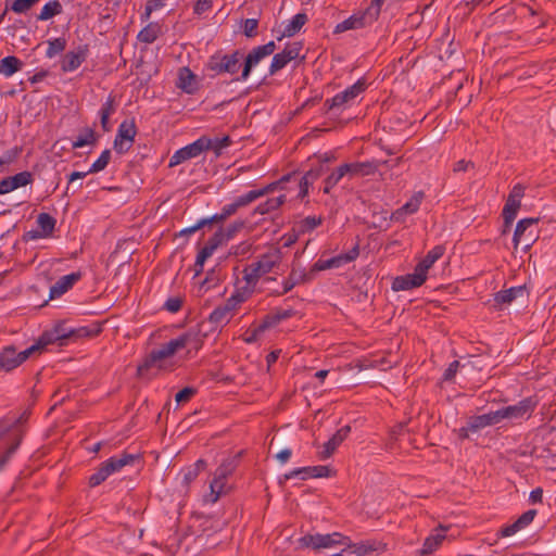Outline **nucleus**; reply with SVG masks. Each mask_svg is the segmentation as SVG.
Returning a JSON list of instances; mask_svg holds the SVG:
<instances>
[{
	"label": "nucleus",
	"instance_id": "f257e3e1",
	"mask_svg": "<svg viewBox=\"0 0 556 556\" xmlns=\"http://www.w3.org/2000/svg\"><path fill=\"white\" fill-rule=\"evenodd\" d=\"M201 344L202 336L200 330L190 328L176 339H173L162 345L160 349L151 351L144 358L143 363L138 366L137 375L138 377L143 378L149 369L156 366L159 362L173 356L177 351L187 346L199 349Z\"/></svg>",
	"mask_w": 556,
	"mask_h": 556
},
{
	"label": "nucleus",
	"instance_id": "f03ea898",
	"mask_svg": "<svg viewBox=\"0 0 556 556\" xmlns=\"http://www.w3.org/2000/svg\"><path fill=\"white\" fill-rule=\"evenodd\" d=\"M281 252L276 249L260 256V258L243 269V279L248 287L253 288L258 279L278 268L281 264Z\"/></svg>",
	"mask_w": 556,
	"mask_h": 556
},
{
	"label": "nucleus",
	"instance_id": "7ed1b4c3",
	"mask_svg": "<svg viewBox=\"0 0 556 556\" xmlns=\"http://www.w3.org/2000/svg\"><path fill=\"white\" fill-rule=\"evenodd\" d=\"M16 422L17 420H0V471L5 467L22 442V433L14 429Z\"/></svg>",
	"mask_w": 556,
	"mask_h": 556
},
{
	"label": "nucleus",
	"instance_id": "20e7f679",
	"mask_svg": "<svg viewBox=\"0 0 556 556\" xmlns=\"http://www.w3.org/2000/svg\"><path fill=\"white\" fill-rule=\"evenodd\" d=\"M242 455V452L237 453L235 456L227 457L223 460L219 467L216 469L214 473V478L210 483V501L211 503H216L219 496L225 493L226 480L232 472L236 470L239 464V459Z\"/></svg>",
	"mask_w": 556,
	"mask_h": 556
},
{
	"label": "nucleus",
	"instance_id": "39448f33",
	"mask_svg": "<svg viewBox=\"0 0 556 556\" xmlns=\"http://www.w3.org/2000/svg\"><path fill=\"white\" fill-rule=\"evenodd\" d=\"M348 538L341 533L333 532L330 534H305L299 539L300 548H312L314 551H320L323 548H329L336 545H344Z\"/></svg>",
	"mask_w": 556,
	"mask_h": 556
},
{
	"label": "nucleus",
	"instance_id": "423d86ee",
	"mask_svg": "<svg viewBox=\"0 0 556 556\" xmlns=\"http://www.w3.org/2000/svg\"><path fill=\"white\" fill-rule=\"evenodd\" d=\"M243 54L240 50H235L230 54L216 53L207 62V68L215 74H236L240 68V61Z\"/></svg>",
	"mask_w": 556,
	"mask_h": 556
},
{
	"label": "nucleus",
	"instance_id": "0eeeda50",
	"mask_svg": "<svg viewBox=\"0 0 556 556\" xmlns=\"http://www.w3.org/2000/svg\"><path fill=\"white\" fill-rule=\"evenodd\" d=\"M538 223L539 218H523L517 223L513 238L515 250L521 247L523 251H528L533 245L539 235L532 227Z\"/></svg>",
	"mask_w": 556,
	"mask_h": 556
},
{
	"label": "nucleus",
	"instance_id": "6e6552de",
	"mask_svg": "<svg viewBox=\"0 0 556 556\" xmlns=\"http://www.w3.org/2000/svg\"><path fill=\"white\" fill-rule=\"evenodd\" d=\"M211 138L202 136L194 142L177 150L169 160V167L179 165L190 159L199 156L202 152L210 150Z\"/></svg>",
	"mask_w": 556,
	"mask_h": 556
},
{
	"label": "nucleus",
	"instance_id": "1a4fd4ad",
	"mask_svg": "<svg viewBox=\"0 0 556 556\" xmlns=\"http://www.w3.org/2000/svg\"><path fill=\"white\" fill-rule=\"evenodd\" d=\"M364 90H365V83L358 80L351 87L337 93L333 98L326 100L325 106L327 108L328 111L341 109L346 103L354 100Z\"/></svg>",
	"mask_w": 556,
	"mask_h": 556
},
{
	"label": "nucleus",
	"instance_id": "9d476101",
	"mask_svg": "<svg viewBox=\"0 0 556 556\" xmlns=\"http://www.w3.org/2000/svg\"><path fill=\"white\" fill-rule=\"evenodd\" d=\"M276 45L274 41H269L266 45L254 48L245 58L241 79L245 80L252 71V67L258 64L261 60L274 53Z\"/></svg>",
	"mask_w": 556,
	"mask_h": 556
},
{
	"label": "nucleus",
	"instance_id": "9b49d317",
	"mask_svg": "<svg viewBox=\"0 0 556 556\" xmlns=\"http://www.w3.org/2000/svg\"><path fill=\"white\" fill-rule=\"evenodd\" d=\"M136 134L137 129L134 122H123L118 127L114 140V149L116 152L119 154L127 152L131 148Z\"/></svg>",
	"mask_w": 556,
	"mask_h": 556
},
{
	"label": "nucleus",
	"instance_id": "f8f14e48",
	"mask_svg": "<svg viewBox=\"0 0 556 556\" xmlns=\"http://www.w3.org/2000/svg\"><path fill=\"white\" fill-rule=\"evenodd\" d=\"M359 254L358 245L353 247L349 252L339 254L329 260H318L312 268V271L339 268L344 264L353 262Z\"/></svg>",
	"mask_w": 556,
	"mask_h": 556
},
{
	"label": "nucleus",
	"instance_id": "ddd939ff",
	"mask_svg": "<svg viewBox=\"0 0 556 556\" xmlns=\"http://www.w3.org/2000/svg\"><path fill=\"white\" fill-rule=\"evenodd\" d=\"M532 402L530 399L520 401L516 405L505 406L497 409L500 422L504 419H518L532 412Z\"/></svg>",
	"mask_w": 556,
	"mask_h": 556
},
{
	"label": "nucleus",
	"instance_id": "4468645a",
	"mask_svg": "<svg viewBox=\"0 0 556 556\" xmlns=\"http://www.w3.org/2000/svg\"><path fill=\"white\" fill-rule=\"evenodd\" d=\"M500 424L497 410L489 412L483 415L472 416L468 419L467 426L463 427V431L477 432L488 426H494Z\"/></svg>",
	"mask_w": 556,
	"mask_h": 556
},
{
	"label": "nucleus",
	"instance_id": "2eb2a0df",
	"mask_svg": "<svg viewBox=\"0 0 556 556\" xmlns=\"http://www.w3.org/2000/svg\"><path fill=\"white\" fill-rule=\"evenodd\" d=\"M427 279V276L414 270L413 274L399 276L393 280L392 289L394 291L410 290L420 287Z\"/></svg>",
	"mask_w": 556,
	"mask_h": 556
},
{
	"label": "nucleus",
	"instance_id": "dca6fc26",
	"mask_svg": "<svg viewBox=\"0 0 556 556\" xmlns=\"http://www.w3.org/2000/svg\"><path fill=\"white\" fill-rule=\"evenodd\" d=\"M351 432L350 426L340 428L325 444L324 450L319 453L320 459L329 458L341 443L348 438Z\"/></svg>",
	"mask_w": 556,
	"mask_h": 556
},
{
	"label": "nucleus",
	"instance_id": "f3484780",
	"mask_svg": "<svg viewBox=\"0 0 556 556\" xmlns=\"http://www.w3.org/2000/svg\"><path fill=\"white\" fill-rule=\"evenodd\" d=\"M77 332L76 330H67L64 324H59L51 331L43 332L40 338L46 346L56 341H60V344L63 345L65 340L76 336Z\"/></svg>",
	"mask_w": 556,
	"mask_h": 556
},
{
	"label": "nucleus",
	"instance_id": "a211bd4d",
	"mask_svg": "<svg viewBox=\"0 0 556 556\" xmlns=\"http://www.w3.org/2000/svg\"><path fill=\"white\" fill-rule=\"evenodd\" d=\"M388 161H369L346 163L350 172V179L355 176H368L377 172L380 165H387Z\"/></svg>",
	"mask_w": 556,
	"mask_h": 556
},
{
	"label": "nucleus",
	"instance_id": "6ab92c4d",
	"mask_svg": "<svg viewBox=\"0 0 556 556\" xmlns=\"http://www.w3.org/2000/svg\"><path fill=\"white\" fill-rule=\"evenodd\" d=\"M55 223V218L52 217L50 214L40 213L37 217V224L40 228V231H28L26 233V237L28 239L49 237L54 230Z\"/></svg>",
	"mask_w": 556,
	"mask_h": 556
},
{
	"label": "nucleus",
	"instance_id": "aec40b11",
	"mask_svg": "<svg viewBox=\"0 0 556 556\" xmlns=\"http://www.w3.org/2000/svg\"><path fill=\"white\" fill-rule=\"evenodd\" d=\"M422 198V192L415 193L409 201L392 213L391 220L403 222L406 215L416 213L420 206Z\"/></svg>",
	"mask_w": 556,
	"mask_h": 556
},
{
	"label": "nucleus",
	"instance_id": "412c9836",
	"mask_svg": "<svg viewBox=\"0 0 556 556\" xmlns=\"http://www.w3.org/2000/svg\"><path fill=\"white\" fill-rule=\"evenodd\" d=\"M81 277L79 271L72 273L70 275H65L61 277L53 286L50 288V299H55L64 294L68 289L73 287V285L78 281Z\"/></svg>",
	"mask_w": 556,
	"mask_h": 556
},
{
	"label": "nucleus",
	"instance_id": "4be33fe9",
	"mask_svg": "<svg viewBox=\"0 0 556 556\" xmlns=\"http://www.w3.org/2000/svg\"><path fill=\"white\" fill-rule=\"evenodd\" d=\"M294 314L295 312L292 308L275 309L263 318L262 323L258 325V330L265 331L266 329L278 325L280 321L292 317Z\"/></svg>",
	"mask_w": 556,
	"mask_h": 556
},
{
	"label": "nucleus",
	"instance_id": "5701e85b",
	"mask_svg": "<svg viewBox=\"0 0 556 556\" xmlns=\"http://www.w3.org/2000/svg\"><path fill=\"white\" fill-rule=\"evenodd\" d=\"M445 252V248L443 245H435L432 250H430L427 255L416 265V271L421 273L427 276L428 270L432 267V265L443 256Z\"/></svg>",
	"mask_w": 556,
	"mask_h": 556
},
{
	"label": "nucleus",
	"instance_id": "b1692460",
	"mask_svg": "<svg viewBox=\"0 0 556 556\" xmlns=\"http://www.w3.org/2000/svg\"><path fill=\"white\" fill-rule=\"evenodd\" d=\"M447 527L439 526L435 529V533L430 534L424 542L422 548L420 551L421 555H430L432 554L442 543V541L446 538L445 531Z\"/></svg>",
	"mask_w": 556,
	"mask_h": 556
},
{
	"label": "nucleus",
	"instance_id": "393cba45",
	"mask_svg": "<svg viewBox=\"0 0 556 556\" xmlns=\"http://www.w3.org/2000/svg\"><path fill=\"white\" fill-rule=\"evenodd\" d=\"M526 293L525 287H513L507 290L500 291L494 295V302L497 306L510 304L518 296H523Z\"/></svg>",
	"mask_w": 556,
	"mask_h": 556
},
{
	"label": "nucleus",
	"instance_id": "a878e982",
	"mask_svg": "<svg viewBox=\"0 0 556 556\" xmlns=\"http://www.w3.org/2000/svg\"><path fill=\"white\" fill-rule=\"evenodd\" d=\"M86 60V51L79 50L77 52L70 51L65 54L62 61V71L63 72H73L78 68L81 63Z\"/></svg>",
	"mask_w": 556,
	"mask_h": 556
},
{
	"label": "nucleus",
	"instance_id": "bb28decb",
	"mask_svg": "<svg viewBox=\"0 0 556 556\" xmlns=\"http://www.w3.org/2000/svg\"><path fill=\"white\" fill-rule=\"evenodd\" d=\"M17 366L20 365L17 362L15 348L12 345L4 348L0 353V371H10Z\"/></svg>",
	"mask_w": 556,
	"mask_h": 556
},
{
	"label": "nucleus",
	"instance_id": "cd10ccee",
	"mask_svg": "<svg viewBox=\"0 0 556 556\" xmlns=\"http://www.w3.org/2000/svg\"><path fill=\"white\" fill-rule=\"evenodd\" d=\"M179 83L177 86L185 92L191 94L197 90L195 75L188 68L181 67L179 70Z\"/></svg>",
	"mask_w": 556,
	"mask_h": 556
},
{
	"label": "nucleus",
	"instance_id": "c85d7f7f",
	"mask_svg": "<svg viewBox=\"0 0 556 556\" xmlns=\"http://www.w3.org/2000/svg\"><path fill=\"white\" fill-rule=\"evenodd\" d=\"M23 66V62L14 55H9L0 61V74L10 77L18 72Z\"/></svg>",
	"mask_w": 556,
	"mask_h": 556
},
{
	"label": "nucleus",
	"instance_id": "c756f323",
	"mask_svg": "<svg viewBox=\"0 0 556 556\" xmlns=\"http://www.w3.org/2000/svg\"><path fill=\"white\" fill-rule=\"evenodd\" d=\"M307 22V15L305 13L295 14L290 23L285 27L280 40L282 37H292L294 36Z\"/></svg>",
	"mask_w": 556,
	"mask_h": 556
},
{
	"label": "nucleus",
	"instance_id": "7c9ffc66",
	"mask_svg": "<svg viewBox=\"0 0 556 556\" xmlns=\"http://www.w3.org/2000/svg\"><path fill=\"white\" fill-rule=\"evenodd\" d=\"M161 35V26L159 23H149L143 29H141L138 34V40L144 43L154 42L157 37Z\"/></svg>",
	"mask_w": 556,
	"mask_h": 556
},
{
	"label": "nucleus",
	"instance_id": "2f4dec72",
	"mask_svg": "<svg viewBox=\"0 0 556 556\" xmlns=\"http://www.w3.org/2000/svg\"><path fill=\"white\" fill-rule=\"evenodd\" d=\"M250 203H252V201L250 200L248 193L238 197L233 203L227 204L222 208V218L226 220L228 217L233 215L240 207L247 206Z\"/></svg>",
	"mask_w": 556,
	"mask_h": 556
},
{
	"label": "nucleus",
	"instance_id": "473e14b6",
	"mask_svg": "<svg viewBox=\"0 0 556 556\" xmlns=\"http://www.w3.org/2000/svg\"><path fill=\"white\" fill-rule=\"evenodd\" d=\"M286 202V195L281 194L277 198L268 199L266 202L261 203L254 210L255 214L264 215L271 211L278 210Z\"/></svg>",
	"mask_w": 556,
	"mask_h": 556
},
{
	"label": "nucleus",
	"instance_id": "72a5a7b5",
	"mask_svg": "<svg viewBox=\"0 0 556 556\" xmlns=\"http://www.w3.org/2000/svg\"><path fill=\"white\" fill-rule=\"evenodd\" d=\"M206 463L203 459L197 460L192 466L187 467L184 470L182 483L188 486L192 481L197 479L199 473L204 470Z\"/></svg>",
	"mask_w": 556,
	"mask_h": 556
},
{
	"label": "nucleus",
	"instance_id": "f704fd0d",
	"mask_svg": "<svg viewBox=\"0 0 556 556\" xmlns=\"http://www.w3.org/2000/svg\"><path fill=\"white\" fill-rule=\"evenodd\" d=\"M62 4L58 0L49 1L43 5L41 9L40 14L37 16L39 21H48L52 18L55 15H59L62 13Z\"/></svg>",
	"mask_w": 556,
	"mask_h": 556
},
{
	"label": "nucleus",
	"instance_id": "c9c22d12",
	"mask_svg": "<svg viewBox=\"0 0 556 556\" xmlns=\"http://www.w3.org/2000/svg\"><path fill=\"white\" fill-rule=\"evenodd\" d=\"M307 280V275L303 271L292 269L289 277L283 281V291L280 294L291 291L296 285Z\"/></svg>",
	"mask_w": 556,
	"mask_h": 556
},
{
	"label": "nucleus",
	"instance_id": "e433bc0d",
	"mask_svg": "<svg viewBox=\"0 0 556 556\" xmlns=\"http://www.w3.org/2000/svg\"><path fill=\"white\" fill-rule=\"evenodd\" d=\"M97 136L91 128H86L83 134L78 135L76 140L73 141V149L83 148L85 146H93L97 142Z\"/></svg>",
	"mask_w": 556,
	"mask_h": 556
},
{
	"label": "nucleus",
	"instance_id": "4c0bfd02",
	"mask_svg": "<svg viewBox=\"0 0 556 556\" xmlns=\"http://www.w3.org/2000/svg\"><path fill=\"white\" fill-rule=\"evenodd\" d=\"M137 458L138 456L136 455L124 453L123 455H121V457L109 458L106 460V464H112L113 468L110 469V471L111 473H113L122 469L124 466L132 464Z\"/></svg>",
	"mask_w": 556,
	"mask_h": 556
},
{
	"label": "nucleus",
	"instance_id": "58836bf2",
	"mask_svg": "<svg viewBox=\"0 0 556 556\" xmlns=\"http://www.w3.org/2000/svg\"><path fill=\"white\" fill-rule=\"evenodd\" d=\"M232 314L229 313V308H225L223 305L217 306L210 315V321L215 325L227 324Z\"/></svg>",
	"mask_w": 556,
	"mask_h": 556
},
{
	"label": "nucleus",
	"instance_id": "ea45409f",
	"mask_svg": "<svg viewBox=\"0 0 556 556\" xmlns=\"http://www.w3.org/2000/svg\"><path fill=\"white\" fill-rule=\"evenodd\" d=\"M520 206H521L520 201L507 198L506 203L503 208V213H502L503 219H506L507 224L509 222H514Z\"/></svg>",
	"mask_w": 556,
	"mask_h": 556
},
{
	"label": "nucleus",
	"instance_id": "a19ab883",
	"mask_svg": "<svg viewBox=\"0 0 556 556\" xmlns=\"http://www.w3.org/2000/svg\"><path fill=\"white\" fill-rule=\"evenodd\" d=\"M112 464H106L104 462L101 467L98 469L97 472L90 476L89 478V484L90 486H97L101 484L111 473L110 469H112Z\"/></svg>",
	"mask_w": 556,
	"mask_h": 556
},
{
	"label": "nucleus",
	"instance_id": "79ce46f5",
	"mask_svg": "<svg viewBox=\"0 0 556 556\" xmlns=\"http://www.w3.org/2000/svg\"><path fill=\"white\" fill-rule=\"evenodd\" d=\"M46 348L47 346L45 345L43 341L41 340V338H39L35 344L20 353H16L18 365L24 363L33 354L41 353Z\"/></svg>",
	"mask_w": 556,
	"mask_h": 556
},
{
	"label": "nucleus",
	"instance_id": "37998d69",
	"mask_svg": "<svg viewBox=\"0 0 556 556\" xmlns=\"http://www.w3.org/2000/svg\"><path fill=\"white\" fill-rule=\"evenodd\" d=\"M66 48V40L64 38H55L53 40L48 41V49L46 52L47 58H53L56 54L64 51Z\"/></svg>",
	"mask_w": 556,
	"mask_h": 556
},
{
	"label": "nucleus",
	"instance_id": "c03bdc74",
	"mask_svg": "<svg viewBox=\"0 0 556 556\" xmlns=\"http://www.w3.org/2000/svg\"><path fill=\"white\" fill-rule=\"evenodd\" d=\"M13 189L25 187L33 182V174L30 172H21L14 176H10Z\"/></svg>",
	"mask_w": 556,
	"mask_h": 556
},
{
	"label": "nucleus",
	"instance_id": "a18cd8bd",
	"mask_svg": "<svg viewBox=\"0 0 556 556\" xmlns=\"http://www.w3.org/2000/svg\"><path fill=\"white\" fill-rule=\"evenodd\" d=\"M289 62H291L288 56L281 51L276 53L271 60V64L269 66V74L274 75L278 71L282 70Z\"/></svg>",
	"mask_w": 556,
	"mask_h": 556
},
{
	"label": "nucleus",
	"instance_id": "49530a36",
	"mask_svg": "<svg viewBox=\"0 0 556 556\" xmlns=\"http://www.w3.org/2000/svg\"><path fill=\"white\" fill-rule=\"evenodd\" d=\"M282 189L279 185L278 181H274V182H270L268 184L267 186H265L264 188L262 189H258V190H251L248 192V195L250 198V200L253 202L255 201L256 199L261 198V197H264L277 189Z\"/></svg>",
	"mask_w": 556,
	"mask_h": 556
},
{
	"label": "nucleus",
	"instance_id": "de8ad7c7",
	"mask_svg": "<svg viewBox=\"0 0 556 556\" xmlns=\"http://www.w3.org/2000/svg\"><path fill=\"white\" fill-rule=\"evenodd\" d=\"M110 159H111V152L110 150H104L101 155L98 157L97 161L93 162V164L90 166V168L88 169V173H98V172H101L103 170L109 162H110Z\"/></svg>",
	"mask_w": 556,
	"mask_h": 556
},
{
	"label": "nucleus",
	"instance_id": "09e8293b",
	"mask_svg": "<svg viewBox=\"0 0 556 556\" xmlns=\"http://www.w3.org/2000/svg\"><path fill=\"white\" fill-rule=\"evenodd\" d=\"M348 164H342L339 166L334 172H332L328 176V185L336 186L342 178L349 177L350 178V172H349Z\"/></svg>",
	"mask_w": 556,
	"mask_h": 556
},
{
	"label": "nucleus",
	"instance_id": "8fccbe9b",
	"mask_svg": "<svg viewBox=\"0 0 556 556\" xmlns=\"http://www.w3.org/2000/svg\"><path fill=\"white\" fill-rule=\"evenodd\" d=\"M231 143L230 137L225 136L223 138L211 139L210 150H213L216 156L222 154L223 149L229 147Z\"/></svg>",
	"mask_w": 556,
	"mask_h": 556
},
{
	"label": "nucleus",
	"instance_id": "3c124183",
	"mask_svg": "<svg viewBox=\"0 0 556 556\" xmlns=\"http://www.w3.org/2000/svg\"><path fill=\"white\" fill-rule=\"evenodd\" d=\"M252 251V243L249 241H242L239 244L232 245L229 250V255L233 256H245Z\"/></svg>",
	"mask_w": 556,
	"mask_h": 556
},
{
	"label": "nucleus",
	"instance_id": "603ef678",
	"mask_svg": "<svg viewBox=\"0 0 556 556\" xmlns=\"http://www.w3.org/2000/svg\"><path fill=\"white\" fill-rule=\"evenodd\" d=\"M163 7H164L163 0H148L147 4H146L144 12L141 15V21L147 22L150 18L153 11H156Z\"/></svg>",
	"mask_w": 556,
	"mask_h": 556
},
{
	"label": "nucleus",
	"instance_id": "864d4df0",
	"mask_svg": "<svg viewBox=\"0 0 556 556\" xmlns=\"http://www.w3.org/2000/svg\"><path fill=\"white\" fill-rule=\"evenodd\" d=\"M39 0H14L11 10L15 13H25Z\"/></svg>",
	"mask_w": 556,
	"mask_h": 556
},
{
	"label": "nucleus",
	"instance_id": "5fc2aeb1",
	"mask_svg": "<svg viewBox=\"0 0 556 556\" xmlns=\"http://www.w3.org/2000/svg\"><path fill=\"white\" fill-rule=\"evenodd\" d=\"M295 477H301V479H303V480H305L307 477H311V467H302V468L293 469L290 472L283 475L280 482L290 480Z\"/></svg>",
	"mask_w": 556,
	"mask_h": 556
},
{
	"label": "nucleus",
	"instance_id": "6e6d98bb",
	"mask_svg": "<svg viewBox=\"0 0 556 556\" xmlns=\"http://www.w3.org/2000/svg\"><path fill=\"white\" fill-rule=\"evenodd\" d=\"M362 24H363L362 18L350 17V18L343 21L342 23L338 24L336 27V31L340 33V31H344L348 29L356 28V27L361 26Z\"/></svg>",
	"mask_w": 556,
	"mask_h": 556
},
{
	"label": "nucleus",
	"instance_id": "4d7b16f0",
	"mask_svg": "<svg viewBox=\"0 0 556 556\" xmlns=\"http://www.w3.org/2000/svg\"><path fill=\"white\" fill-rule=\"evenodd\" d=\"M350 554H354L355 556H364L368 552L374 551L372 545L367 543H358V544H352L349 545Z\"/></svg>",
	"mask_w": 556,
	"mask_h": 556
},
{
	"label": "nucleus",
	"instance_id": "13d9d810",
	"mask_svg": "<svg viewBox=\"0 0 556 556\" xmlns=\"http://www.w3.org/2000/svg\"><path fill=\"white\" fill-rule=\"evenodd\" d=\"M257 26H258V21L256 18H247L243 22V34L248 38L255 37L257 34L256 33Z\"/></svg>",
	"mask_w": 556,
	"mask_h": 556
},
{
	"label": "nucleus",
	"instance_id": "bf43d9fd",
	"mask_svg": "<svg viewBox=\"0 0 556 556\" xmlns=\"http://www.w3.org/2000/svg\"><path fill=\"white\" fill-rule=\"evenodd\" d=\"M334 473V471L328 466H312L311 467V477L314 478H324L330 477Z\"/></svg>",
	"mask_w": 556,
	"mask_h": 556
},
{
	"label": "nucleus",
	"instance_id": "052dcab7",
	"mask_svg": "<svg viewBox=\"0 0 556 556\" xmlns=\"http://www.w3.org/2000/svg\"><path fill=\"white\" fill-rule=\"evenodd\" d=\"M226 241L224 230L220 228L217 230L205 244L208 247H212V249L215 251L219 245H222Z\"/></svg>",
	"mask_w": 556,
	"mask_h": 556
},
{
	"label": "nucleus",
	"instance_id": "680f3d73",
	"mask_svg": "<svg viewBox=\"0 0 556 556\" xmlns=\"http://www.w3.org/2000/svg\"><path fill=\"white\" fill-rule=\"evenodd\" d=\"M397 363L396 359H388L387 357H381L374 359L370 364V367L372 368H379L381 370H387L388 368H391L393 365Z\"/></svg>",
	"mask_w": 556,
	"mask_h": 556
},
{
	"label": "nucleus",
	"instance_id": "e2e57ef3",
	"mask_svg": "<svg viewBox=\"0 0 556 556\" xmlns=\"http://www.w3.org/2000/svg\"><path fill=\"white\" fill-rule=\"evenodd\" d=\"M212 5V0H197L193 7V13L197 15H202L203 13L210 11Z\"/></svg>",
	"mask_w": 556,
	"mask_h": 556
},
{
	"label": "nucleus",
	"instance_id": "0e129e2a",
	"mask_svg": "<svg viewBox=\"0 0 556 556\" xmlns=\"http://www.w3.org/2000/svg\"><path fill=\"white\" fill-rule=\"evenodd\" d=\"M243 227H244V222H242V220H237V222L232 223L231 225H229L227 227V229L224 231L226 241H229L230 239H232L235 237V235L238 231H240Z\"/></svg>",
	"mask_w": 556,
	"mask_h": 556
},
{
	"label": "nucleus",
	"instance_id": "69168bd1",
	"mask_svg": "<svg viewBox=\"0 0 556 556\" xmlns=\"http://www.w3.org/2000/svg\"><path fill=\"white\" fill-rule=\"evenodd\" d=\"M194 394L195 389L186 387L175 395V400L177 403L188 402Z\"/></svg>",
	"mask_w": 556,
	"mask_h": 556
},
{
	"label": "nucleus",
	"instance_id": "338daca9",
	"mask_svg": "<svg viewBox=\"0 0 556 556\" xmlns=\"http://www.w3.org/2000/svg\"><path fill=\"white\" fill-rule=\"evenodd\" d=\"M212 222L210 220V217L207 218H202L200 219L195 225L191 226V227H188L186 229H182L180 231V235L181 236H189L195 231H198L199 229L203 228L204 226L206 225H211Z\"/></svg>",
	"mask_w": 556,
	"mask_h": 556
},
{
	"label": "nucleus",
	"instance_id": "774afa93",
	"mask_svg": "<svg viewBox=\"0 0 556 556\" xmlns=\"http://www.w3.org/2000/svg\"><path fill=\"white\" fill-rule=\"evenodd\" d=\"M535 515H536V511L534 509L527 510L516 520V522L519 526V528L522 529L532 522Z\"/></svg>",
	"mask_w": 556,
	"mask_h": 556
}]
</instances>
